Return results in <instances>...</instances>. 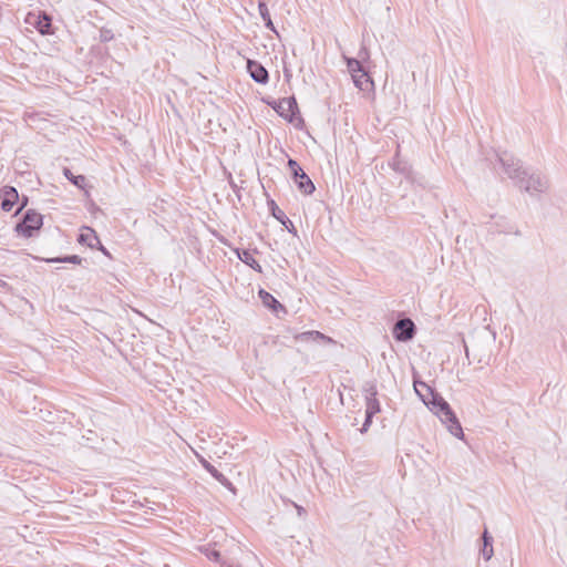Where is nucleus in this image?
I'll return each mask as SVG.
<instances>
[{"label": "nucleus", "instance_id": "obj_1", "mask_svg": "<svg viewBox=\"0 0 567 567\" xmlns=\"http://www.w3.org/2000/svg\"><path fill=\"white\" fill-rule=\"evenodd\" d=\"M414 390L426 406L446 424L449 432L457 439L464 436L463 429L450 404L432 386L423 381H414Z\"/></svg>", "mask_w": 567, "mask_h": 567}, {"label": "nucleus", "instance_id": "obj_2", "mask_svg": "<svg viewBox=\"0 0 567 567\" xmlns=\"http://www.w3.org/2000/svg\"><path fill=\"white\" fill-rule=\"evenodd\" d=\"M268 105H270L279 116L284 117L289 123H295L296 127L300 128L303 125V118L296 116V114L299 113V109L295 96L268 102Z\"/></svg>", "mask_w": 567, "mask_h": 567}, {"label": "nucleus", "instance_id": "obj_3", "mask_svg": "<svg viewBox=\"0 0 567 567\" xmlns=\"http://www.w3.org/2000/svg\"><path fill=\"white\" fill-rule=\"evenodd\" d=\"M43 225V216L34 209H28L16 225V231L25 237H32Z\"/></svg>", "mask_w": 567, "mask_h": 567}, {"label": "nucleus", "instance_id": "obj_4", "mask_svg": "<svg viewBox=\"0 0 567 567\" xmlns=\"http://www.w3.org/2000/svg\"><path fill=\"white\" fill-rule=\"evenodd\" d=\"M288 166L291 171L292 179L298 189L305 195H311L315 190V184L310 177L305 173L296 159L289 158Z\"/></svg>", "mask_w": 567, "mask_h": 567}, {"label": "nucleus", "instance_id": "obj_5", "mask_svg": "<svg viewBox=\"0 0 567 567\" xmlns=\"http://www.w3.org/2000/svg\"><path fill=\"white\" fill-rule=\"evenodd\" d=\"M520 189L532 193H544L548 189V179L540 174H528L516 183Z\"/></svg>", "mask_w": 567, "mask_h": 567}, {"label": "nucleus", "instance_id": "obj_6", "mask_svg": "<svg viewBox=\"0 0 567 567\" xmlns=\"http://www.w3.org/2000/svg\"><path fill=\"white\" fill-rule=\"evenodd\" d=\"M498 161L502 164L504 172L511 179L515 181V184L519 182L523 176L527 175V171L523 169L519 159L504 153L503 155H498Z\"/></svg>", "mask_w": 567, "mask_h": 567}, {"label": "nucleus", "instance_id": "obj_7", "mask_svg": "<svg viewBox=\"0 0 567 567\" xmlns=\"http://www.w3.org/2000/svg\"><path fill=\"white\" fill-rule=\"evenodd\" d=\"M392 332L396 341L406 342L414 338L416 327L410 318H403L394 323Z\"/></svg>", "mask_w": 567, "mask_h": 567}, {"label": "nucleus", "instance_id": "obj_8", "mask_svg": "<svg viewBox=\"0 0 567 567\" xmlns=\"http://www.w3.org/2000/svg\"><path fill=\"white\" fill-rule=\"evenodd\" d=\"M247 71L251 79L259 84H267L269 81V73L267 69L255 60L247 61Z\"/></svg>", "mask_w": 567, "mask_h": 567}, {"label": "nucleus", "instance_id": "obj_9", "mask_svg": "<svg viewBox=\"0 0 567 567\" xmlns=\"http://www.w3.org/2000/svg\"><path fill=\"white\" fill-rule=\"evenodd\" d=\"M2 202L1 208L4 212H11L14 204L19 200L18 190L12 186H4L1 190Z\"/></svg>", "mask_w": 567, "mask_h": 567}, {"label": "nucleus", "instance_id": "obj_10", "mask_svg": "<svg viewBox=\"0 0 567 567\" xmlns=\"http://www.w3.org/2000/svg\"><path fill=\"white\" fill-rule=\"evenodd\" d=\"M200 463L202 465L204 466V468L209 473L212 474V476L218 481L223 486H225L226 488H228L229 491H231L233 493H235V487L233 485V483L223 474L220 473L214 465H212L208 461H206L205 458H202L200 460Z\"/></svg>", "mask_w": 567, "mask_h": 567}, {"label": "nucleus", "instance_id": "obj_11", "mask_svg": "<svg viewBox=\"0 0 567 567\" xmlns=\"http://www.w3.org/2000/svg\"><path fill=\"white\" fill-rule=\"evenodd\" d=\"M389 165L391 166V168L393 171L403 175L405 178H408V179L412 178V174H413L412 166L406 161L402 159L400 157L399 153H396L393 156V158L391 159Z\"/></svg>", "mask_w": 567, "mask_h": 567}, {"label": "nucleus", "instance_id": "obj_12", "mask_svg": "<svg viewBox=\"0 0 567 567\" xmlns=\"http://www.w3.org/2000/svg\"><path fill=\"white\" fill-rule=\"evenodd\" d=\"M295 340L300 341V342H318V341H323L326 343L333 342V340L330 337L321 333L320 331H316V330L298 333L295 336Z\"/></svg>", "mask_w": 567, "mask_h": 567}, {"label": "nucleus", "instance_id": "obj_13", "mask_svg": "<svg viewBox=\"0 0 567 567\" xmlns=\"http://www.w3.org/2000/svg\"><path fill=\"white\" fill-rule=\"evenodd\" d=\"M352 80L354 85L361 91H370L374 86L372 78L364 69L359 73L353 74Z\"/></svg>", "mask_w": 567, "mask_h": 567}, {"label": "nucleus", "instance_id": "obj_14", "mask_svg": "<svg viewBox=\"0 0 567 567\" xmlns=\"http://www.w3.org/2000/svg\"><path fill=\"white\" fill-rule=\"evenodd\" d=\"M81 245H86L90 248H95V244H100V239L95 230L91 227L84 226L82 233L78 237Z\"/></svg>", "mask_w": 567, "mask_h": 567}, {"label": "nucleus", "instance_id": "obj_15", "mask_svg": "<svg viewBox=\"0 0 567 567\" xmlns=\"http://www.w3.org/2000/svg\"><path fill=\"white\" fill-rule=\"evenodd\" d=\"M235 252L240 261L249 266L255 271L262 272L260 264L254 258V255L250 250L237 248Z\"/></svg>", "mask_w": 567, "mask_h": 567}, {"label": "nucleus", "instance_id": "obj_16", "mask_svg": "<svg viewBox=\"0 0 567 567\" xmlns=\"http://www.w3.org/2000/svg\"><path fill=\"white\" fill-rule=\"evenodd\" d=\"M258 296L262 305L271 309L272 311H286L285 307L270 292L266 291L265 289H260Z\"/></svg>", "mask_w": 567, "mask_h": 567}, {"label": "nucleus", "instance_id": "obj_17", "mask_svg": "<svg viewBox=\"0 0 567 567\" xmlns=\"http://www.w3.org/2000/svg\"><path fill=\"white\" fill-rule=\"evenodd\" d=\"M34 27L43 35L51 34L52 33L51 17L49 14H47L45 12H41L40 14L37 16Z\"/></svg>", "mask_w": 567, "mask_h": 567}, {"label": "nucleus", "instance_id": "obj_18", "mask_svg": "<svg viewBox=\"0 0 567 567\" xmlns=\"http://www.w3.org/2000/svg\"><path fill=\"white\" fill-rule=\"evenodd\" d=\"M483 547L481 549V554L485 560H489L494 554L493 550V537L489 535L487 529L484 530L482 535Z\"/></svg>", "mask_w": 567, "mask_h": 567}, {"label": "nucleus", "instance_id": "obj_19", "mask_svg": "<svg viewBox=\"0 0 567 567\" xmlns=\"http://www.w3.org/2000/svg\"><path fill=\"white\" fill-rule=\"evenodd\" d=\"M258 10H259V14L262 19V21L265 22V27L270 30V31H274L275 33H277L276 29H275V25L272 23V20H271V17H270V13H269V10H268V7L265 2H259L258 4Z\"/></svg>", "mask_w": 567, "mask_h": 567}, {"label": "nucleus", "instance_id": "obj_20", "mask_svg": "<svg viewBox=\"0 0 567 567\" xmlns=\"http://www.w3.org/2000/svg\"><path fill=\"white\" fill-rule=\"evenodd\" d=\"M268 206L271 210V215L280 221L282 225H286L287 221H289V218L286 216V214L277 206L275 200L270 199L268 200Z\"/></svg>", "mask_w": 567, "mask_h": 567}, {"label": "nucleus", "instance_id": "obj_21", "mask_svg": "<svg viewBox=\"0 0 567 567\" xmlns=\"http://www.w3.org/2000/svg\"><path fill=\"white\" fill-rule=\"evenodd\" d=\"M344 60H346L347 68H348V71L350 72L351 76L353 74L359 73L360 71H362L364 69L362 63L358 59L344 56Z\"/></svg>", "mask_w": 567, "mask_h": 567}, {"label": "nucleus", "instance_id": "obj_22", "mask_svg": "<svg viewBox=\"0 0 567 567\" xmlns=\"http://www.w3.org/2000/svg\"><path fill=\"white\" fill-rule=\"evenodd\" d=\"M63 174L64 176L75 186L80 187V188H83L84 185H85V176L83 175H78V176H74L72 174V172L69 169V168H64L63 169Z\"/></svg>", "mask_w": 567, "mask_h": 567}, {"label": "nucleus", "instance_id": "obj_23", "mask_svg": "<svg viewBox=\"0 0 567 567\" xmlns=\"http://www.w3.org/2000/svg\"><path fill=\"white\" fill-rule=\"evenodd\" d=\"M381 411L379 400L377 398L365 399V412L369 414H377Z\"/></svg>", "mask_w": 567, "mask_h": 567}, {"label": "nucleus", "instance_id": "obj_24", "mask_svg": "<svg viewBox=\"0 0 567 567\" xmlns=\"http://www.w3.org/2000/svg\"><path fill=\"white\" fill-rule=\"evenodd\" d=\"M48 262H71V264H81L82 258L78 255H70L65 257L51 258L47 260Z\"/></svg>", "mask_w": 567, "mask_h": 567}, {"label": "nucleus", "instance_id": "obj_25", "mask_svg": "<svg viewBox=\"0 0 567 567\" xmlns=\"http://www.w3.org/2000/svg\"><path fill=\"white\" fill-rule=\"evenodd\" d=\"M363 390L365 392V399H368V398H377L378 390H377L375 383H373V382L365 383Z\"/></svg>", "mask_w": 567, "mask_h": 567}, {"label": "nucleus", "instance_id": "obj_26", "mask_svg": "<svg viewBox=\"0 0 567 567\" xmlns=\"http://www.w3.org/2000/svg\"><path fill=\"white\" fill-rule=\"evenodd\" d=\"M205 555L209 560H213L216 563H220L223 560L220 553L216 549L207 548V549H205Z\"/></svg>", "mask_w": 567, "mask_h": 567}, {"label": "nucleus", "instance_id": "obj_27", "mask_svg": "<svg viewBox=\"0 0 567 567\" xmlns=\"http://www.w3.org/2000/svg\"><path fill=\"white\" fill-rule=\"evenodd\" d=\"M373 416H374V414H369L368 412H365V419H364L363 425L360 430L361 433H364L368 431V429L370 427V425L372 423Z\"/></svg>", "mask_w": 567, "mask_h": 567}, {"label": "nucleus", "instance_id": "obj_28", "mask_svg": "<svg viewBox=\"0 0 567 567\" xmlns=\"http://www.w3.org/2000/svg\"><path fill=\"white\" fill-rule=\"evenodd\" d=\"M111 39H113V34L111 31L106 30L101 33L102 41L106 42V41H110Z\"/></svg>", "mask_w": 567, "mask_h": 567}, {"label": "nucleus", "instance_id": "obj_29", "mask_svg": "<svg viewBox=\"0 0 567 567\" xmlns=\"http://www.w3.org/2000/svg\"><path fill=\"white\" fill-rule=\"evenodd\" d=\"M285 226L290 234H293L295 236L297 235V229L290 220L287 221Z\"/></svg>", "mask_w": 567, "mask_h": 567}, {"label": "nucleus", "instance_id": "obj_30", "mask_svg": "<svg viewBox=\"0 0 567 567\" xmlns=\"http://www.w3.org/2000/svg\"><path fill=\"white\" fill-rule=\"evenodd\" d=\"M96 246H97L99 250H101L105 256L110 257L109 250L101 243L100 244H95V247Z\"/></svg>", "mask_w": 567, "mask_h": 567}, {"label": "nucleus", "instance_id": "obj_31", "mask_svg": "<svg viewBox=\"0 0 567 567\" xmlns=\"http://www.w3.org/2000/svg\"><path fill=\"white\" fill-rule=\"evenodd\" d=\"M296 508H297V513L299 516H302L306 513V511L302 506L296 505Z\"/></svg>", "mask_w": 567, "mask_h": 567}, {"label": "nucleus", "instance_id": "obj_32", "mask_svg": "<svg viewBox=\"0 0 567 567\" xmlns=\"http://www.w3.org/2000/svg\"><path fill=\"white\" fill-rule=\"evenodd\" d=\"M28 204V198L23 197L20 207L18 208L17 213L20 212L25 205Z\"/></svg>", "mask_w": 567, "mask_h": 567}, {"label": "nucleus", "instance_id": "obj_33", "mask_svg": "<svg viewBox=\"0 0 567 567\" xmlns=\"http://www.w3.org/2000/svg\"><path fill=\"white\" fill-rule=\"evenodd\" d=\"M219 564H220V567H234L233 564H230L224 559Z\"/></svg>", "mask_w": 567, "mask_h": 567}, {"label": "nucleus", "instance_id": "obj_34", "mask_svg": "<svg viewBox=\"0 0 567 567\" xmlns=\"http://www.w3.org/2000/svg\"><path fill=\"white\" fill-rule=\"evenodd\" d=\"M363 55H364V56H365V55H368V52H367V49H365V48H362V49L360 50V52H359V56H363Z\"/></svg>", "mask_w": 567, "mask_h": 567}, {"label": "nucleus", "instance_id": "obj_35", "mask_svg": "<svg viewBox=\"0 0 567 567\" xmlns=\"http://www.w3.org/2000/svg\"><path fill=\"white\" fill-rule=\"evenodd\" d=\"M7 286H8V284L4 280L0 279V287L3 288V287H7Z\"/></svg>", "mask_w": 567, "mask_h": 567}, {"label": "nucleus", "instance_id": "obj_36", "mask_svg": "<svg viewBox=\"0 0 567 567\" xmlns=\"http://www.w3.org/2000/svg\"><path fill=\"white\" fill-rule=\"evenodd\" d=\"M465 354H466L467 358H470V349H468V347L466 344H465Z\"/></svg>", "mask_w": 567, "mask_h": 567}, {"label": "nucleus", "instance_id": "obj_37", "mask_svg": "<svg viewBox=\"0 0 567 567\" xmlns=\"http://www.w3.org/2000/svg\"><path fill=\"white\" fill-rule=\"evenodd\" d=\"M419 389L421 390L422 393L426 395L425 388L419 386Z\"/></svg>", "mask_w": 567, "mask_h": 567}]
</instances>
